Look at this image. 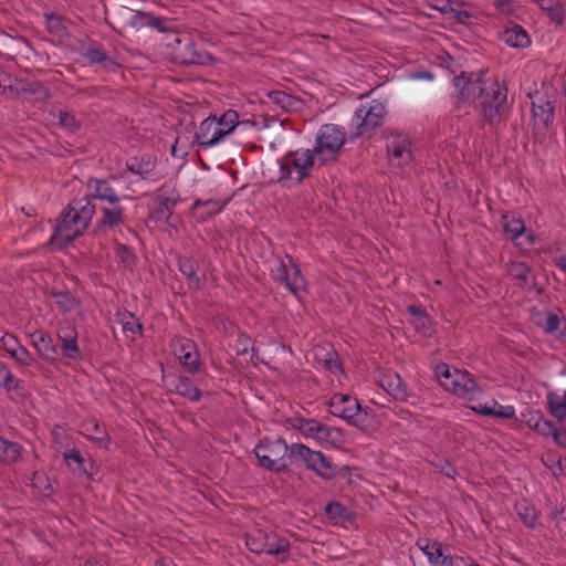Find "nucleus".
<instances>
[{
	"label": "nucleus",
	"mask_w": 566,
	"mask_h": 566,
	"mask_svg": "<svg viewBox=\"0 0 566 566\" xmlns=\"http://www.w3.org/2000/svg\"><path fill=\"white\" fill-rule=\"evenodd\" d=\"M174 354L181 365L191 374L199 369V354L193 340L186 337H176L172 340Z\"/></svg>",
	"instance_id": "18"
},
{
	"label": "nucleus",
	"mask_w": 566,
	"mask_h": 566,
	"mask_svg": "<svg viewBox=\"0 0 566 566\" xmlns=\"http://www.w3.org/2000/svg\"><path fill=\"white\" fill-rule=\"evenodd\" d=\"M503 228L505 234L514 242H516L525 232V223L521 219H509L503 217Z\"/></svg>",
	"instance_id": "37"
},
{
	"label": "nucleus",
	"mask_w": 566,
	"mask_h": 566,
	"mask_svg": "<svg viewBox=\"0 0 566 566\" xmlns=\"http://www.w3.org/2000/svg\"><path fill=\"white\" fill-rule=\"evenodd\" d=\"M12 358L21 366H31L34 361L30 352L22 345L13 353Z\"/></svg>",
	"instance_id": "48"
},
{
	"label": "nucleus",
	"mask_w": 566,
	"mask_h": 566,
	"mask_svg": "<svg viewBox=\"0 0 566 566\" xmlns=\"http://www.w3.org/2000/svg\"><path fill=\"white\" fill-rule=\"evenodd\" d=\"M175 391L190 401H198L201 398V391L193 386L188 377H179L176 380Z\"/></svg>",
	"instance_id": "32"
},
{
	"label": "nucleus",
	"mask_w": 566,
	"mask_h": 566,
	"mask_svg": "<svg viewBox=\"0 0 566 566\" xmlns=\"http://www.w3.org/2000/svg\"><path fill=\"white\" fill-rule=\"evenodd\" d=\"M346 142L345 132L335 124L323 125L315 138V146L311 149L321 166L329 165L338 158Z\"/></svg>",
	"instance_id": "7"
},
{
	"label": "nucleus",
	"mask_w": 566,
	"mask_h": 566,
	"mask_svg": "<svg viewBox=\"0 0 566 566\" xmlns=\"http://www.w3.org/2000/svg\"><path fill=\"white\" fill-rule=\"evenodd\" d=\"M57 338L61 353L70 361H76L81 358V352L77 344V331L71 324L61 325L57 328Z\"/></svg>",
	"instance_id": "19"
},
{
	"label": "nucleus",
	"mask_w": 566,
	"mask_h": 566,
	"mask_svg": "<svg viewBox=\"0 0 566 566\" xmlns=\"http://www.w3.org/2000/svg\"><path fill=\"white\" fill-rule=\"evenodd\" d=\"M386 149L391 168H410L416 160L413 142L405 133H390L387 136Z\"/></svg>",
	"instance_id": "11"
},
{
	"label": "nucleus",
	"mask_w": 566,
	"mask_h": 566,
	"mask_svg": "<svg viewBox=\"0 0 566 566\" xmlns=\"http://www.w3.org/2000/svg\"><path fill=\"white\" fill-rule=\"evenodd\" d=\"M378 385L396 400H408L409 395L399 374L392 369H385L377 375Z\"/></svg>",
	"instance_id": "20"
},
{
	"label": "nucleus",
	"mask_w": 566,
	"mask_h": 566,
	"mask_svg": "<svg viewBox=\"0 0 566 566\" xmlns=\"http://www.w3.org/2000/svg\"><path fill=\"white\" fill-rule=\"evenodd\" d=\"M277 182L285 188H293L310 178L322 166L310 148L290 150L277 159Z\"/></svg>",
	"instance_id": "2"
},
{
	"label": "nucleus",
	"mask_w": 566,
	"mask_h": 566,
	"mask_svg": "<svg viewBox=\"0 0 566 566\" xmlns=\"http://www.w3.org/2000/svg\"><path fill=\"white\" fill-rule=\"evenodd\" d=\"M415 324V326L418 328V329H424L427 328L429 325H430V319L428 318V321H418V319H415L412 322Z\"/></svg>",
	"instance_id": "61"
},
{
	"label": "nucleus",
	"mask_w": 566,
	"mask_h": 566,
	"mask_svg": "<svg viewBox=\"0 0 566 566\" xmlns=\"http://www.w3.org/2000/svg\"><path fill=\"white\" fill-rule=\"evenodd\" d=\"M525 422L530 429L535 430L542 436H557L556 427L537 411L528 412Z\"/></svg>",
	"instance_id": "27"
},
{
	"label": "nucleus",
	"mask_w": 566,
	"mask_h": 566,
	"mask_svg": "<svg viewBox=\"0 0 566 566\" xmlns=\"http://www.w3.org/2000/svg\"><path fill=\"white\" fill-rule=\"evenodd\" d=\"M430 463L444 476L450 479L455 478L457 470L447 459L439 455H434Z\"/></svg>",
	"instance_id": "43"
},
{
	"label": "nucleus",
	"mask_w": 566,
	"mask_h": 566,
	"mask_svg": "<svg viewBox=\"0 0 566 566\" xmlns=\"http://www.w3.org/2000/svg\"><path fill=\"white\" fill-rule=\"evenodd\" d=\"M116 180L118 177L115 175L107 179L90 178L86 182L87 193L67 206L53 227L49 244L61 249L83 233L96 211V205L92 200L98 201L102 213L98 221L99 228L112 229L123 224L125 209L120 205V196L112 185Z\"/></svg>",
	"instance_id": "1"
},
{
	"label": "nucleus",
	"mask_w": 566,
	"mask_h": 566,
	"mask_svg": "<svg viewBox=\"0 0 566 566\" xmlns=\"http://www.w3.org/2000/svg\"><path fill=\"white\" fill-rule=\"evenodd\" d=\"M169 45L176 46L182 63H198L199 56L195 50V44L188 36H180L175 34Z\"/></svg>",
	"instance_id": "24"
},
{
	"label": "nucleus",
	"mask_w": 566,
	"mask_h": 566,
	"mask_svg": "<svg viewBox=\"0 0 566 566\" xmlns=\"http://www.w3.org/2000/svg\"><path fill=\"white\" fill-rule=\"evenodd\" d=\"M269 98L272 103L276 104L277 106H280L283 109H289L293 105L292 97L289 94L281 92V91L270 92Z\"/></svg>",
	"instance_id": "45"
},
{
	"label": "nucleus",
	"mask_w": 566,
	"mask_h": 566,
	"mask_svg": "<svg viewBox=\"0 0 566 566\" xmlns=\"http://www.w3.org/2000/svg\"><path fill=\"white\" fill-rule=\"evenodd\" d=\"M408 312L413 317V321L415 319L428 321L427 314L418 306H415V305L409 306Z\"/></svg>",
	"instance_id": "58"
},
{
	"label": "nucleus",
	"mask_w": 566,
	"mask_h": 566,
	"mask_svg": "<svg viewBox=\"0 0 566 566\" xmlns=\"http://www.w3.org/2000/svg\"><path fill=\"white\" fill-rule=\"evenodd\" d=\"M178 268L179 271L186 276L190 289H201V279L197 274L199 264L195 259L188 256L179 258Z\"/></svg>",
	"instance_id": "25"
},
{
	"label": "nucleus",
	"mask_w": 566,
	"mask_h": 566,
	"mask_svg": "<svg viewBox=\"0 0 566 566\" xmlns=\"http://www.w3.org/2000/svg\"><path fill=\"white\" fill-rule=\"evenodd\" d=\"M271 273L274 280L283 283L295 295L305 287L301 270L290 256L286 260H276L271 268Z\"/></svg>",
	"instance_id": "14"
},
{
	"label": "nucleus",
	"mask_w": 566,
	"mask_h": 566,
	"mask_svg": "<svg viewBox=\"0 0 566 566\" xmlns=\"http://www.w3.org/2000/svg\"><path fill=\"white\" fill-rule=\"evenodd\" d=\"M532 106L534 118L545 127H548L553 123L554 117L553 103L548 99H544L543 96L537 95L532 101Z\"/></svg>",
	"instance_id": "23"
},
{
	"label": "nucleus",
	"mask_w": 566,
	"mask_h": 566,
	"mask_svg": "<svg viewBox=\"0 0 566 566\" xmlns=\"http://www.w3.org/2000/svg\"><path fill=\"white\" fill-rule=\"evenodd\" d=\"M116 253L122 259V261L127 265H129L134 259L133 252L125 245H118L116 249Z\"/></svg>",
	"instance_id": "56"
},
{
	"label": "nucleus",
	"mask_w": 566,
	"mask_h": 566,
	"mask_svg": "<svg viewBox=\"0 0 566 566\" xmlns=\"http://www.w3.org/2000/svg\"><path fill=\"white\" fill-rule=\"evenodd\" d=\"M22 452V447L17 442H10L6 454L3 455L2 461L3 462H15L20 457Z\"/></svg>",
	"instance_id": "53"
},
{
	"label": "nucleus",
	"mask_w": 566,
	"mask_h": 566,
	"mask_svg": "<svg viewBox=\"0 0 566 566\" xmlns=\"http://www.w3.org/2000/svg\"><path fill=\"white\" fill-rule=\"evenodd\" d=\"M59 123L62 127L73 132L80 127V123L76 117L66 111H61L59 114Z\"/></svg>",
	"instance_id": "46"
},
{
	"label": "nucleus",
	"mask_w": 566,
	"mask_h": 566,
	"mask_svg": "<svg viewBox=\"0 0 566 566\" xmlns=\"http://www.w3.org/2000/svg\"><path fill=\"white\" fill-rule=\"evenodd\" d=\"M0 386L10 392L21 387V380L17 379L8 368L0 381Z\"/></svg>",
	"instance_id": "50"
},
{
	"label": "nucleus",
	"mask_w": 566,
	"mask_h": 566,
	"mask_svg": "<svg viewBox=\"0 0 566 566\" xmlns=\"http://www.w3.org/2000/svg\"><path fill=\"white\" fill-rule=\"evenodd\" d=\"M45 24H46L48 31L52 35H54L59 39H63L67 35L66 23H65V20L61 15H57L54 13L46 14L45 15Z\"/></svg>",
	"instance_id": "34"
},
{
	"label": "nucleus",
	"mask_w": 566,
	"mask_h": 566,
	"mask_svg": "<svg viewBox=\"0 0 566 566\" xmlns=\"http://www.w3.org/2000/svg\"><path fill=\"white\" fill-rule=\"evenodd\" d=\"M494 3L500 10H505V8L509 7V2L506 0H495Z\"/></svg>",
	"instance_id": "63"
},
{
	"label": "nucleus",
	"mask_w": 566,
	"mask_h": 566,
	"mask_svg": "<svg viewBox=\"0 0 566 566\" xmlns=\"http://www.w3.org/2000/svg\"><path fill=\"white\" fill-rule=\"evenodd\" d=\"M226 137L216 125V116H210L201 122L196 139L202 149H209L223 142Z\"/></svg>",
	"instance_id": "21"
},
{
	"label": "nucleus",
	"mask_w": 566,
	"mask_h": 566,
	"mask_svg": "<svg viewBox=\"0 0 566 566\" xmlns=\"http://www.w3.org/2000/svg\"><path fill=\"white\" fill-rule=\"evenodd\" d=\"M32 485L39 490H48L50 484L45 475L41 472H35L32 478Z\"/></svg>",
	"instance_id": "55"
},
{
	"label": "nucleus",
	"mask_w": 566,
	"mask_h": 566,
	"mask_svg": "<svg viewBox=\"0 0 566 566\" xmlns=\"http://www.w3.org/2000/svg\"><path fill=\"white\" fill-rule=\"evenodd\" d=\"M484 73H461L453 78V94L463 103H473L483 93Z\"/></svg>",
	"instance_id": "15"
},
{
	"label": "nucleus",
	"mask_w": 566,
	"mask_h": 566,
	"mask_svg": "<svg viewBox=\"0 0 566 566\" xmlns=\"http://www.w3.org/2000/svg\"><path fill=\"white\" fill-rule=\"evenodd\" d=\"M327 405L333 416L358 429L367 428L370 417L369 408L363 407L356 397L337 392L331 397Z\"/></svg>",
	"instance_id": "8"
},
{
	"label": "nucleus",
	"mask_w": 566,
	"mask_h": 566,
	"mask_svg": "<svg viewBox=\"0 0 566 566\" xmlns=\"http://www.w3.org/2000/svg\"><path fill=\"white\" fill-rule=\"evenodd\" d=\"M239 124V115L235 111L228 109L220 117L216 116V125L224 137L230 135Z\"/></svg>",
	"instance_id": "33"
},
{
	"label": "nucleus",
	"mask_w": 566,
	"mask_h": 566,
	"mask_svg": "<svg viewBox=\"0 0 566 566\" xmlns=\"http://www.w3.org/2000/svg\"><path fill=\"white\" fill-rule=\"evenodd\" d=\"M123 178H127L130 184H155L163 177L157 169V158L150 154H142L129 157L125 164Z\"/></svg>",
	"instance_id": "12"
},
{
	"label": "nucleus",
	"mask_w": 566,
	"mask_h": 566,
	"mask_svg": "<svg viewBox=\"0 0 566 566\" xmlns=\"http://www.w3.org/2000/svg\"><path fill=\"white\" fill-rule=\"evenodd\" d=\"M290 457L302 460L308 470L323 479H332L336 473V468L329 458L303 443L291 444Z\"/></svg>",
	"instance_id": "13"
},
{
	"label": "nucleus",
	"mask_w": 566,
	"mask_h": 566,
	"mask_svg": "<svg viewBox=\"0 0 566 566\" xmlns=\"http://www.w3.org/2000/svg\"><path fill=\"white\" fill-rule=\"evenodd\" d=\"M471 409L476 412V413H480L482 416H486V417H491V415L493 413V411L491 410V401L489 402H479L474 406L471 407Z\"/></svg>",
	"instance_id": "57"
},
{
	"label": "nucleus",
	"mask_w": 566,
	"mask_h": 566,
	"mask_svg": "<svg viewBox=\"0 0 566 566\" xmlns=\"http://www.w3.org/2000/svg\"><path fill=\"white\" fill-rule=\"evenodd\" d=\"M64 461L67 467L76 473L85 474L87 472L85 468V459L82 457L78 450L70 449L64 451L63 453Z\"/></svg>",
	"instance_id": "35"
},
{
	"label": "nucleus",
	"mask_w": 566,
	"mask_h": 566,
	"mask_svg": "<svg viewBox=\"0 0 566 566\" xmlns=\"http://www.w3.org/2000/svg\"><path fill=\"white\" fill-rule=\"evenodd\" d=\"M120 13L124 19V27L140 30L149 24V13L136 11L126 7L120 10Z\"/></svg>",
	"instance_id": "30"
},
{
	"label": "nucleus",
	"mask_w": 566,
	"mask_h": 566,
	"mask_svg": "<svg viewBox=\"0 0 566 566\" xmlns=\"http://www.w3.org/2000/svg\"><path fill=\"white\" fill-rule=\"evenodd\" d=\"M491 410L493 413L491 417L501 418V419H515L516 412L514 406L506 405L503 406L499 403L496 400H491Z\"/></svg>",
	"instance_id": "42"
},
{
	"label": "nucleus",
	"mask_w": 566,
	"mask_h": 566,
	"mask_svg": "<svg viewBox=\"0 0 566 566\" xmlns=\"http://www.w3.org/2000/svg\"><path fill=\"white\" fill-rule=\"evenodd\" d=\"M245 545L250 552L271 555L279 563H285L290 558L289 539L275 532L254 528L245 534Z\"/></svg>",
	"instance_id": "6"
},
{
	"label": "nucleus",
	"mask_w": 566,
	"mask_h": 566,
	"mask_svg": "<svg viewBox=\"0 0 566 566\" xmlns=\"http://www.w3.org/2000/svg\"><path fill=\"white\" fill-rule=\"evenodd\" d=\"M11 441H8L3 438L0 437V461H2L3 459V455L6 454L7 452V449L9 447Z\"/></svg>",
	"instance_id": "60"
},
{
	"label": "nucleus",
	"mask_w": 566,
	"mask_h": 566,
	"mask_svg": "<svg viewBox=\"0 0 566 566\" xmlns=\"http://www.w3.org/2000/svg\"><path fill=\"white\" fill-rule=\"evenodd\" d=\"M417 78H423V80L432 81L434 78V76L430 72H423V73H419L417 75Z\"/></svg>",
	"instance_id": "62"
},
{
	"label": "nucleus",
	"mask_w": 566,
	"mask_h": 566,
	"mask_svg": "<svg viewBox=\"0 0 566 566\" xmlns=\"http://www.w3.org/2000/svg\"><path fill=\"white\" fill-rule=\"evenodd\" d=\"M155 566H174V564L168 559L157 560Z\"/></svg>",
	"instance_id": "64"
},
{
	"label": "nucleus",
	"mask_w": 566,
	"mask_h": 566,
	"mask_svg": "<svg viewBox=\"0 0 566 566\" xmlns=\"http://www.w3.org/2000/svg\"><path fill=\"white\" fill-rule=\"evenodd\" d=\"M543 10L547 12V17L552 22L557 25L563 24L564 22V6L558 1L545 0L544 7H541Z\"/></svg>",
	"instance_id": "40"
},
{
	"label": "nucleus",
	"mask_w": 566,
	"mask_h": 566,
	"mask_svg": "<svg viewBox=\"0 0 566 566\" xmlns=\"http://www.w3.org/2000/svg\"><path fill=\"white\" fill-rule=\"evenodd\" d=\"M536 324L547 334H557L562 324V318L555 313H547L543 317H539Z\"/></svg>",
	"instance_id": "39"
},
{
	"label": "nucleus",
	"mask_w": 566,
	"mask_h": 566,
	"mask_svg": "<svg viewBox=\"0 0 566 566\" xmlns=\"http://www.w3.org/2000/svg\"><path fill=\"white\" fill-rule=\"evenodd\" d=\"M291 446H287L282 438H263L254 448V454L259 464L264 469L281 472L287 467V455H290Z\"/></svg>",
	"instance_id": "9"
},
{
	"label": "nucleus",
	"mask_w": 566,
	"mask_h": 566,
	"mask_svg": "<svg viewBox=\"0 0 566 566\" xmlns=\"http://www.w3.org/2000/svg\"><path fill=\"white\" fill-rule=\"evenodd\" d=\"M6 94L9 98L43 101L49 97L48 90L39 82L28 80H14L6 85Z\"/></svg>",
	"instance_id": "17"
},
{
	"label": "nucleus",
	"mask_w": 566,
	"mask_h": 566,
	"mask_svg": "<svg viewBox=\"0 0 566 566\" xmlns=\"http://www.w3.org/2000/svg\"><path fill=\"white\" fill-rule=\"evenodd\" d=\"M480 115L490 126L499 125L509 111L507 85L499 77H486L480 95Z\"/></svg>",
	"instance_id": "3"
},
{
	"label": "nucleus",
	"mask_w": 566,
	"mask_h": 566,
	"mask_svg": "<svg viewBox=\"0 0 566 566\" xmlns=\"http://www.w3.org/2000/svg\"><path fill=\"white\" fill-rule=\"evenodd\" d=\"M235 349L238 355H247L250 349H253L251 338L247 335H240L237 339Z\"/></svg>",
	"instance_id": "54"
},
{
	"label": "nucleus",
	"mask_w": 566,
	"mask_h": 566,
	"mask_svg": "<svg viewBox=\"0 0 566 566\" xmlns=\"http://www.w3.org/2000/svg\"><path fill=\"white\" fill-rule=\"evenodd\" d=\"M157 213L159 214V218H166V219H168L171 216V210L169 208L168 200H165L164 202L160 203V207H159Z\"/></svg>",
	"instance_id": "59"
},
{
	"label": "nucleus",
	"mask_w": 566,
	"mask_h": 566,
	"mask_svg": "<svg viewBox=\"0 0 566 566\" xmlns=\"http://www.w3.org/2000/svg\"><path fill=\"white\" fill-rule=\"evenodd\" d=\"M54 297L59 308L64 313H73L80 306L78 300L69 292L54 293Z\"/></svg>",
	"instance_id": "38"
},
{
	"label": "nucleus",
	"mask_w": 566,
	"mask_h": 566,
	"mask_svg": "<svg viewBox=\"0 0 566 566\" xmlns=\"http://www.w3.org/2000/svg\"><path fill=\"white\" fill-rule=\"evenodd\" d=\"M123 331L130 333L133 336L142 334L143 325L132 313H125L120 319Z\"/></svg>",
	"instance_id": "44"
},
{
	"label": "nucleus",
	"mask_w": 566,
	"mask_h": 566,
	"mask_svg": "<svg viewBox=\"0 0 566 566\" xmlns=\"http://www.w3.org/2000/svg\"><path fill=\"white\" fill-rule=\"evenodd\" d=\"M1 346L12 357L21 344L15 336L7 333L1 337Z\"/></svg>",
	"instance_id": "49"
},
{
	"label": "nucleus",
	"mask_w": 566,
	"mask_h": 566,
	"mask_svg": "<svg viewBox=\"0 0 566 566\" xmlns=\"http://www.w3.org/2000/svg\"><path fill=\"white\" fill-rule=\"evenodd\" d=\"M434 374L440 385L448 391L467 400H475L482 394L475 379L465 370L451 368L447 364L436 367Z\"/></svg>",
	"instance_id": "5"
},
{
	"label": "nucleus",
	"mask_w": 566,
	"mask_h": 566,
	"mask_svg": "<svg viewBox=\"0 0 566 566\" xmlns=\"http://www.w3.org/2000/svg\"><path fill=\"white\" fill-rule=\"evenodd\" d=\"M501 39L512 48H526L531 43L528 33L518 24L507 28Z\"/></svg>",
	"instance_id": "28"
},
{
	"label": "nucleus",
	"mask_w": 566,
	"mask_h": 566,
	"mask_svg": "<svg viewBox=\"0 0 566 566\" xmlns=\"http://www.w3.org/2000/svg\"><path fill=\"white\" fill-rule=\"evenodd\" d=\"M83 433L97 443H107L108 434L103 424L96 419H87L82 423Z\"/></svg>",
	"instance_id": "31"
},
{
	"label": "nucleus",
	"mask_w": 566,
	"mask_h": 566,
	"mask_svg": "<svg viewBox=\"0 0 566 566\" xmlns=\"http://www.w3.org/2000/svg\"><path fill=\"white\" fill-rule=\"evenodd\" d=\"M416 545L424 554L430 566H454L455 562H463L462 557L450 554L439 541L419 537Z\"/></svg>",
	"instance_id": "16"
},
{
	"label": "nucleus",
	"mask_w": 566,
	"mask_h": 566,
	"mask_svg": "<svg viewBox=\"0 0 566 566\" xmlns=\"http://www.w3.org/2000/svg\"><path fill=\"white\" fill-rule=\"evenodd\" d=\"M507 274L516 281L520 287H526L532 279V269L525 262L512 261L506 265Z\"/></svg>",
	"instance_id": "26"
},
{
	"label": "nucleus",
	"mask_w": 566,
	"mask_h": 566,
	"mask_svg": "<svg viewBox=\"0 0 566 566\" xmlns=\"http://www.w3.org/2000/svg\"><path fill=\"white\" fill-rule=\"evenodd\" d=\"M549 413L566 426V390H554L546 395Z\"/></svg>",
	"instance_id": "22"
},
{
	"label": "nucleus",
	"mask_w": 566,
	"mask_h": 566,
	"mask_svg": "<svg viewBox=\"0 0 566 566\" xmlns=\"http://www.w3.org/2000/svg\"><path fill=\"white\" fill-rule=\"evenodd\" d=\"M84 56L91 62V63H107L113 61L108 57V55L105 53L103 46L98 43H92L90 44L85 51Z\"/></svg>",
	"instance_id": "41"
},
{
	"label": "nucleus",
	"mask_w": 566,
	"mask_h": 566,
	"mask_svg": "<svg viewBox=\"0 0 566 566\" xmlns=\"http://www.w3.org/2000/svg\"><path fill=\"white\" fill-rule=\"evenodd\" d=\"M32 345L45 360L53 359L56 354L51 336L44 332H38L32 335Z\"/></svg>",
	"instance_id": "29"
},
{
	"label": "nucleus",
	"mask_w": 566,
	"mask_h": 566,
	"mask_svg": "<svg viewBox=\"0 0 566 566\" xmlns=\"http://www.w3.org/2000/svg\"><path fill=\"white\" fill-rule=\"evenodd\" d=\"M287 423L305 439L313 440L322 448H336L343 442V433L339 429L325 424L315 418L295 416L289 418Z\"/></svg>",
	"instance_id": "4"
},
{
	"label": "nucleus",
	"mask_w": 566,
	"mask_h": 566,
	"mask_svg": "<svg viewBox=\"0 0 566 566\" xmlns=\"http://www.w3.org/2000/svg\"><path fill=\"white\" fill-rule=\"evenodd\" d=\"M148 28L156 29L160 32H167L170 30V20L149 14Z\"/></svg>",
	"instance_id": "52"
},
{
	"label": "nucleus",
	"mask_w": 566,
	"mask_h": 566,
	"mask_svg": "<svg viewBox=\"0 0 566 566\" xmlns=\"http://www.w3.org/2000/svg\"><path fill=\"white\" fill-rule=\"evenodd\" d=\"M387 114L386 103L380 99L361 102L352 118V128L356 136H363L382 124Z\"/></svg>",
	"instance_id": "10"
},
{
	"label": "nucleus",
	"mask_w": 566,
	"mask_h": 566,
	"mask_svg": "<svg viewBox=\"0 0 566 566\" xmlns=\"http://www.w3.org/2000/svg\"><path fill=\"white\" fill-rule=\"evenodd\" d=\"M324 365L326 369L329 370L332 374L336 375L342 371V365L335 352H329L326 354Z\"/></svg>",
	"instance_id": "51"
},
{
	"label": "nucleus",
	"mask_w": 566,
	"mask_h": 566,
	"mask_svg": "<svg viewBox=\"0 0 566 566\" xmlns=\"http://www.w3.org/2000/svg\"><path fill=\"white\" fill-rule=\"evenodd\" d=\"M325 511L332 518H347L349 515L348 510L338 502L327 504Z\"/></svg>",
	"instance_id": "47"
},
{
	"label": "nucleus",
	"mask_w": 566,
	"mask_h": 566,
	"mask_svg": "<svg viewBox=\"0 0 566 566\" xmlns=\"http://www.w3.org/2000/svg\"><path fill=\"white\" fill-rule=\"evenodd\" d=\"M515 507L523 523L527 527L534 528L537 521V513L534 506L527 501L523 500L521 502H517Z\"/></svg>",
	"instance_id": "36"
}]
</instances>
